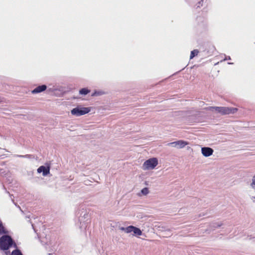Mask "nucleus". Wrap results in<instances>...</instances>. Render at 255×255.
Instances as JSON below:
<instances>
[{"label": "nucleus", "mask_w": 255, "mask_h": 255, "mask_svg": "<svg viewBox=\"0 0 255 255\" xmlns=\"http://www.w3.org/2000/svg\"><path fill=\"white\" fill-rule=\"evenodd\" d=\"M76 225L81 231H85L89 226L91 220L89 210L85 205H80L76 213Z\"/></svg>", "instance_id": "nucleus-1"}, {"label": "nucleus", "mask_w": 255, "mask_h": 255, "mask_svg": "<svg viewBox=\"0 0 255 255\" xmlns=\"http://www.w3.org/2000/svg\"><path fill=\"white\" fill-rule=\"evenodd\" d=\"M12 246L16 247V245L11 236L4 235L0 238V249L2 251H7Z\"/></svg>", "instance_id": "nucleus-2"}, {"label": "nucleus", "mask_w": 255, "mask_h": 255, "mask_svg": "<svg viewBox=\"0 0 255 255\" xmlns=\"http://www.w3.org/2000/svg\"><path fill=\"white\" fill-rule=\"evenodd\" d=\"M207 109L215 113H220L221 115L234 114L238 111L237 108L226 107H210Z\"/></svg>", "instance_id": "nucleus-3"}, {"label": "nucleus", "mask_w": 255, "mask_h": 255, "mask_svg": "<svg viewBox=\"0 0 255 255\" xmlns=\"http://www.w3.org/2000/svg\"><path fill=\"white\" fill-rule=\"evenodd\" d=\"M91 111V108L90 107H83L82 106H77V107L73 108L71 110V114L72 115L76 117H79L89 113Z\"/></svg>", "instance_id": "nucleus-4"}, {"label": "nucleus", "mask_w": 255, "mask_h": 255, "mask_svg": "<svg viewBox=\"0 0 255 255\" xmlns=\"http://www.w3.org/2000/svg\"><path fill=\"white\" fill-rule=\"evenodd\" d=\"M158 164V160L156 158H151L146 160L143 164V170H151L155 168Z\"/></svg>", "instance_id": "nucleus-5"}, {"label": "nucleus", "mask_w": 255, "mask_h": 255, "mask_svg": "<svg viewBox=\"0 0 255 255\" xmlns=\"http://www.w3.org/2000/svg\"><path fill=\"white\" fill-rule=\"evenodd\" d=\"M172 147H176L177 148H182L188 144V142L184 140H178L170 142L168 144Z\"/></svg>", "instance_id": "nucleus-6"}, {"label": "nucleus", "mask_w": 255, "mask_h": 255, "mask_svg": "<svg viewBox=\"0 0 255 255\" xmlns=\"http://www.w3.org/2000/svg\"><path fill=\"white\" fill-rule=\"evenodd\" d=\"M37 171L39 173H42V175L45 176L50 173V167L42 165L38 167Z\"/></svg>", "instance_id": "nucleus-7"}, {"label": "nucleus", "mask_w": 255, "mask_h": 255, "mask_svg": "<svg viewBox=\"0 0 255 255\" xmlns=\"http://www.w3.org/2000/svg\"><path fill=\"white\" fill-rule=\"evenodd\" d=\"M214 150L212 148L208 147L201 148V153L205 157H208L213 154Z\"/></svg>", "instance_id": "nucleus-8"}, {"label": "nucleus", "mask_w": 255, "mask_h": 255, "mask_svg": "<svg viewBox=\"0 0 255 255\" xmlns=\"http://www.w3.org/2000/svg\"><path fill=\"white\" fill-rule=\"evenodd\" d=\"M47 89V86L46 85H41L37 86L34 89L31 93L33 94L40 93L42 92L45 91Z\"/></svg>", "instance_id": "nucleus-9"}, {"label": "nucleus", "mask_w": 255, "mask_h": 255, "mask_svg": "<svg viewBox=\"0 0 255 255\" xmlns=\"http://www.w3.org/2000/svg\"><path fill=\"white\" fill-rule=\"evenodd\" d=\"M160 233H161L160 236L164 238L170 237L172 235L171 231L169 229L165 230L163 227L160 228Z\"/></svg>", "instance_id": "nucleus-10"}, {"label": "nucleus", "mask_w": 255, "mask_h": 255, "mask_svg": "<svg viewBox=\"0 0 255 255\" xmlns=\"http://www.w3.org/2000/svg\"><path fill=\"white\" fill-rule=\"evenodd\" d=\"M132 232L133 233V235L136 236H140L142 234V232L140 229L134 226L133 227Z\"/></svg>", "instance_id": "nucleus-11"}, {"label": "nucleus", "mask_w": 255, "mask_h": 255, "mask_svg": "<svg viewBox=\"0 0 255 255\" xmlns=\"http://www.w3.org/2000/svg\"><path fill=\"white\" fill-rule=\"evenodd\" d=\"M8 232L4 227L2 222L0 220V235L6 234Z\"/></svg>", "instance_id": "nucleus-12"}, {"label": "nucleus", "mask_w": 255, "mask_h": 255, "mask_svg": "<svg viewBox=\"0 0 255 255\" xmlns=\"http://www.w3.org/2000/svg\"><path fill=\"white\" fill-rule=\"evenodd\" d=\"M90 91L87 88H82L79 91V93L81 95H86L89 93Z\"/></svg>", "instance_id": "nucleus-13"}, {"label": "nucleus", "mask_w": 255, "mask_h": 255, "mask_svg": "<svg viewBox=\"0 0 255 255\" xmlns=\"http://www.w3.org/2000/svg\"><path fill=\"white\" fill-rule=\"evenodd\" d=\"M250 187L255 191V175L252 177L251 182L250 183Z\"/></svg>", "instance_id": "nucleus-14"}, {"label": "nucleus", "mask_w": 255, "mask_h": 255, "mask_svg": "<svg viewBox=\"0 0 255 255\" xmlns=\"http://www.w3.org/2000/svg\"><path fill=\"white\" fill-rule=\"evenodd\" d=\"M199 53V51L197 49L191 51L190 59H191L194 57L196 55H197V54Z\"/></svg>", "instance_id": "nucleus-15"}, {"label": "nucleus", "mask_w": 255, "mask_h": 255, "mask_svg": "<svg viewBox=\"0 0 255 255\" xmlns=\"http://www.w3.org/2000/svg\"><path fill=\"white\" fill-rule=\"evenodd\" d=\"M11 255H23L19 250L16 249L12 252Z\"/></svg>", "instance_id": "nucleus-16"}, {"label": "nucleus", "mask_w": 255, "mask_h": 255, "mask_svg": "<svg viewBox=\"0 0 255 255\" xmlns=\"http://www.w3.org/2000/svg\"><path fill=\"white\" fill-rule=\"evenodd\" d=\"M149 192L148 189L147 187H145L141 189V193L143 195H146Z\"/></svg>", "instance_id": "nucleus-17"}, {"label": "nucleus", "mask_w": 255, "mask_h": 255, "mask_svg": "<svg viewBox=\"0 0 255 255\" xmlns=\"http://www.w3.org/2000/svg\"><path fill=\"white\" fill-rule=\"evenodd\" d=\"M133 227V226H129L128 227H126V233H129L132 232Z\"/></svg>", "instance_id": "nucleus-18"}, {"label": "nucleus", "mask_w": 255, "mask_h": 255, "mask_svg": "<svg viewBox=\"0 0 255 255\" xmlns=\"http://www.w3.org/2000/svg\"><path fill=\"white\" fill-rule=\"evenodd\" d=\"M102 94H103V92H102L95 91L94 93H93L92 94L91 96L92 97L98 96H100V95H101Z\"/></svg>", "instance_id": "nucleus-19"}, {"label": "nucleus", "mask_w": 255, "mask_h": 255, "mask_svg": "<svg viewBox=\"0 0 255 255\" xmlns=\"http://www.w3.org/2000/svg\"><path fill=\"white\" fill-rule=\"evenodd\" d=\"M33 155L31 154H26L24 155H17V156L22 158H31Z\"/></svg>", "instance_id": "nucleus-20"}, {"label": "nucleus", "mask_w": 255, "mask_h": 255, "mask_svg": "<svg viewBox=\"0 0 255 255\" xmlns=\"http://www.w3.org/2000/svg\"><path fill=\"white\" fill-rule=\"evenodd\" d=\"M221 225V224L215 223L213 224L212 226L214 228H216L220 227Z\"/></svg>", "instance_id": "nucleus-21"}, {"label": "nucleus", "mask_w": 255, "mask_h": 255, "mask_svg": "<svg viewBox=\"0 0 255 255\" xmlns=\"http://www.w3.org/2000/svg\"><path fill=\"white\" fill-rule=\"evenodd\" d=\"M204 0H201L197 4V7H199L200 6L202 5V3L203 2Z\"/></svg>", "instance_id": "nucleus-22"}, {"label": "nucleus", "mask_w": 255, "mask_h": 255, "mask_svg": "<svg viewBox=\"0 0 255 255\" xmlns=\"http://www.w3.org/2000/svg\"><path fill=\"white\" fill-rule=\"evenodd\" d=\"M120 229L122 231H124L126 232V227H120Z\"/></svg>", "instance_id": "nucleus-23"}, {"label": "nucleus", "mask_w": 255, "mask_h": 255, "mask_svg": "<svg viewBox=\"0 0 255 255\" xmlns=\"http://www.w3.org/2000/svg\"><path fill=\"white\" fill-rule=\"evenodd\" d=\"M251 199H252L254 202H255V197H254V196H252V197H251Z\"/></svg>", "instance_id": "nucleus-24"}, {"label": "nucleus", "mask_w": 255, "mask_h": 255, "mask_svg": "<svg viewBox=\"0 0 255 255\" xmlns=\"http://www.w3.org/2000/svg\"><path fill=\"white\" fill-rule=\"evenodd\" d=\"M32 228H33V230H34L35 232H36V233L37 231H36V229H35V228H34V226L33 224H32Z\"/></svg>", "instance_id": "nucleus-25"}, {"label": "nucleus", "mask_w": 255, "mask_h": 255, "mask_svg": "<svg viewBox=\"0 0 255 255\" xmlns=\"http://www.w3.org/2000/svg\"><path fill=\"white\" fill-rule=\"evenodd\" d=\"M231 59V58H230V56H229L228 57H227V58H226L224 60H227V59Z\"/></svg>", "instance_id": "nucleus-26"}, {"label": "nucleus", "mask_w": 255, "mask_h": 255, "mask_svg": "<svg viewBox=\"0 0 255 255\" xmlns=\"http://www.w3.org/2000/svg\"><path fill=\"white\" fill-rule=\"evenodd\" d=\"M10 196L11 198V196H12V195H10Z\"/></svg>", "instance_id": "nucleus-27"}]
</instances>
